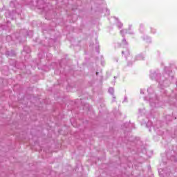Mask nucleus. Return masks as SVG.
I'll list each match as a JSON object with an SVG mask.
<instances>
[{
  "label": "nucleus",
  "instance_id": "nucleus-1",
  "mask_svg": "<svg viewBox=\"0 0 177 177\" xmlns=\"http://www.w3.org/2000/svg\"><path fill=\"white\" fill-rule=\"evenodd\" d=\"M98 74H99V73L97 72V73H96V75H97Z\"/></svg>",
  "mask_w": 177,
  "mask_h": 177
}]
</instances>
